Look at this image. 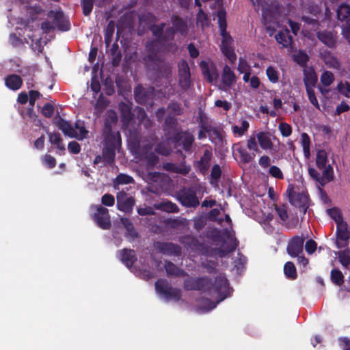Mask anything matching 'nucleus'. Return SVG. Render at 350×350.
Returning <instances> with one entry per match:
<instances>
[{"label": "nucleus", "instance_id": "23", "mask_svg": "<svg viewBox=\"0 0 350 350\" xmlns=\"http://www.w3.org/2000/svg\"><path fill=\"white\" fill-rule=\"evenodd\" d=\"M321 59L329 68L338 69L340 62L338 59L329 51H325L321 54Z\"/></svg>", "mask_w": 350, "mask_h": 350}, {"label": "nucleus", "instance_id": "55", "mask_svg": "<svg viewBox=\"0 0 350 350\" xmlns=\"http://www.w3.org/2000/svg\"><path fill=\"white\" fill-rule=\"evenodd\" d=\"M338 258L341 264L348 268L350 267V256L345 252H340L338 253Z\"/></svg>", "mask_w": 350, "mask_h": 350}, {"label": "nucleus", "instance_id": "30", "mask_svg": "<svg viewBox=\"0 0 350 350\" xmlns=\"http://www.w3.org/2000/svg\"><path fill=\"white\" fill-rule=\"evenodd\" d=\"M336 225L338 238L342 241L348 240L350 236V232L347 224L343 221Z\"/></svg>", "mask_w": 350, "mask_h": 350}, {"label": "nucleus", "instance_id": "15", "mask_svg": "<svg viewBox=\"0 0 350 350\" xmlns=\"http://www.w3.org/2000/svg\"><path fill=\"white\" fill-rule=\"evenodd\" d=\"M179 198L181 203L186 206H196L199 204L195 192L190 189L183 190Z\"/></svg>", "mask_w": 350, "mask_h": 350}, {"label": "nucleus", "instance_id": "25", "mask_svg": "<svg viewBox=\"0 0 350 350\" xmlns=\"http://www.w3.org/2000/svg\"><path fill=\"white\" fill-rule=\"evenodd\" d=\"M22 79L16 75H11L5 79V85L10 90H17L22 85Z\"/></svg>", "mask_w": 350, "mask_h": 350}, {"label": "nucleus", "instance_id": "48", "mask_svg": "<svg viewBox=\"0 0 350 350\" xmlns=\"http://www.w3.org/2000/svg\"><path fill=\"white\" fill-rule=\"evenodd\" d=\"M206 282L205 279L196 280V279H189L185 283V287L187 289H195V288H200L198 282L204 283Z\"/></svg>", "mask_w": 350, "mask_h": 350}, {"label": "nucleus", "instance_id": "36", "mask_svg": "<svg viewBox=\"0 0 350 350\" xmlns=\"http://www.w3.org/2000/svg\"><path fill=\"white\" fill-rule=\"evenodd\" d=\"M284 272L286 276L291 279H295L297 276L295 267L291 262H287L284 265Z\"/></svg>", "mask_w": 350, "mask_h": 350}, {"label": "nucleus", "instance_id": "22", "mask_svg": "<svg viewBox=\"0 0 350 350\" xmlns=\"http://www.w3.org/2000/svg\"><path fill=\"white\" fill-rule=\"evenodd\" d=\"M152 145L146 144L144 146L142 150V157L147 161L148 165L150 167L154 165L158 161V157L152 152Z\"/></svg>", "mask_w": 350, "mask_h": 350}, {"label": "nucleus", "instance_id": "58", "mask_svg": "<svg viewBox=\"0 0 350 350\" xmlns=\"http://www.w3.org/2000/svg\"><path fill=\"white\" fill-rule=\"evenodd\" d=\"M101 202L103 205L111 206L114 204L115 199L112 195L105 194L102 197Z\"/></svg>", "mask_w": 350, "mask_h": 350}, {"label": "nucleus", "instance_id": "41", "mask_svg": "<svg viewBox=\"0 0 350 350\" xmlns=\"http://www.w3.org/2000/svg\"><path fill=\"white\" fill-rule=\"evenodd\" d=\"M327 213L335 221L336 224L344 221L340 210L337 208L327 209Z\"/></svg>", "mask_w": 350, "mask_h": 350}, {"label": "nucleus", "instance_id": "18", "mask_svg": "<svg viewBox=\"0 0 350 350\" xmlns=\"http://www.w3.org/2000/svg\"><path fill=\"white\" fill-rule=\"evenodd\" d=\"M187 24L186 23L182 20L181 18H175L173 21V28H175L176 31H179L181 34H184L186 33L187 30ZM174 33V29H170L166 31L165 34V38H170Z\"/></svg>", "mask_w": 350, "mask_h": 350}, {"label": "nucleus", "instance_id": "51", "mask_svg": "<svg viewBox=\"0 0 350 350\" xmlns=\"http://www.w3.org/2000/svg\"><path fill=\"white\" fill-rule=\"evenodd\" d=\"M278 128L282 135L284 137H288L292 133L291 126L286 122H281Z\"/></svg>", "mask_w": 350, "mask_h": 350}, {"label": "nucleus", "instance_id": "54", "mask_svg": "<svg viewBox=\"0 0 350 350\" xmlns=\"http://www.w3.org/2000/svg\"><path fill=\"white\" fill-rule=\"evenodd\" d=\"M238 152L240 154L241 159L244 163H249L251 161L254 157H255L254 154L252 155L250 153L247 152V151L243 148H239L238 150Z\"/></svg>", "mask_w": 350, "mask_h": 350}, {"label": "nucleus", "instance_id": "40", "mask_svg": "<svg viewBox=\"0 0 350 350\" xmlns=\"http://www.w3.org/2000/svg\"><path fill=\"white\" fill-rule=\"evenodd\" d=\"M108 105V100L103 96H100L95 105L94 113L96 115L100 114Z\"/></svg>", "mask_w": 350, "mask_h": 350}, {"label": "nucleus", "instance_id": "6", "mask_svg": "<svg viewBox=\"0 0 350 350\" xmlns=\"http://www.w3.org/2000/svg\"><path fill=\"white\" fill-rule=\"evenodd\" d=\"M157 292L166 300L177 301L180 297V291L176 288H172L168 286L163 280H159L155 284Z\"/></svg>", "mask_w": 350, "mask_h": 350}, {"label": "nucleus", "instance_id": "52", "mask_svg": "<svg viewBox=\"0 0 350 350\" xmlns=\"http://www.w3.org/2000/svg\"><path fill=\"white\" fill-rule=\"evenodd\" d=\"M197 23L200 24L202 27H206L209 24V19L201 10L197 15Z\"/></svg>", "mask_w": 350, "mask_h": 350}, {"label": "nucleus", "instance_id": "38", "mask_svg": "<svg viewBox=\"0 0 350 350\" xmlns=\"http://www.w3.org/2000/svg\"><path fill=\"white\" fill-rule=\"evenodd\" d=\"M154 206L157 209H161L167 212H176L178 210L176 205L171 202H163L160 204H156Z\"/></svg>", "mask_w": 350, "mask_h": 350}, {"label": "nucleus", "instance_id": "21", "mask_svg": "<svg viewBox=\"0 0 350 350\" xmlns=\"http://www.w3.org/2000/svg\"><path fill=\"white\" fill-rule=\"evenodd\" d=\"M256 138L261 148L266 150H271L273 149V144L271 136L268 133L260 132L256 134Z\"/></svg>", "mask_w": 350, "mask_h": 350}, {"label": "nucleus", "instance_id": "28", "mask_svg": "<svg viewBox=\"0 0 350 350\" xmlns=\"http://www.w3.org/2000/svg\"><path fill=\"white\" fill-rule=\"evenodd\" d=\"M193 141V137L189 133H183L180 135L178 140L176 142L178 146L183 144L185 150H189Z\"/></svg>", "mask_w": 350, "mask_h": 350}, {"label": "nucleus", "instance_id": "46", "mask_svg": "<svg viewBox=\"0 0 350 350\" xmlns=\"http://www.w3.org/2000/svg\"><path fill=\"white\" fill-rule=\"evenodd\" d=\"M266 74L269 81L272 83H276L278 81V72L273 66H269L266 70Z\"/></svg>", "mask_w": 350, "mask_h": 350}, {"label": "nucleus", "instance_id": "14", "mask_svg": "<svg viewBox=\"0 0 350 350\" xmlns=\"http://www.w3.org/2000/svg\"><path fill=\"white\" fill-rule=\"evenodd\" d=\"M179 69V82L180 86L186 90L190 85V72L187 63L182 61L178 64Z\"/></svg>", "mask_w": 350, "mask_h": 350}, {"label": "nucleus", "instance_id": "24", "mask_svg": "<svg viewBox=\"0 0 350 350\" xmlns=\"http://www.w3.org/2000/svg\"><path fill=\"white\" fill-rule=\"evenodd\" d=\"M237 246L235 240L232 237H229L226 241H225L221 247L216 252L217 255L219 257L224 256L226 254L233 251Z\"/></svg>", "mask_w": 350, "mask_h": 350}, {"label": "nucleus", "instance_id": "44", "mask_svg": "<svg viewBox=\"0 0 350 350\" xmlns=\"http://www.w3.org/2000/svg\"><path fill=\"white\" fill-rule=\"evenodd\" d=\"M165 267L168 275H182L183 274V272L172 262H166Z\"/></svg>", "mask_w": 350, "mask_h": 350}, {"label": "nucleus", "instance_id": "11", "mask_svg": "<svg viewBox=\"0 0 350 350\" xmlns=\"http://www.w3.org/2000/svg\"><path fill=\"white\" fill-rule=\"evenodd\" d=\"M237 81V77L228 66H225L221 73V89L228 90L232 87Z\"/></svg>", "mask_w": 350, "mask_h": 350}, {"label": "nucleus", "instance_id": "49", "mask_svg": "<svg viewBox=\"0 0 350 350\" xmlns=\"http://www.w3.org/2000/svg\"><path fill=\"white\" fill-rule=\"evenodd\" d=\"M135 97L136 100L139 103H146L144 90L142 87H137L135 90Z\"/></svg>", "mask_w": 350, "mask_h": 350}, {"label": "nucleus", "instance_id": "19", "mask_svg": "<svg viewBox=\"0 0 350 350\" xmlns=\"http://www.w3.org/2000/svg\"><path fill=\"white\" fill-rule=\"evenodd\" d=\"M321 84L322 85L319 87L321 92L323 94L327 93L329 92L328 87L334 82V76L329 71H324L320 78Z\"/></svg>", "mask_w": 350, "mask_h": 350}, {"label": "nucleus", "instance_id": "10", "mask_svg": "<svg viewBox=\"0 0 350 350\" xmlns=\"http://www.w3.org/2000/svg\"><path fill=\"white\" fill-rule=\"evenodd\" d=\"M96 213L94 215L95 219L98 225L103 228L108 229L111 226V221L108 210L101 206H96Z\"/></svg>", "mask_w": 350, "mask_h": 350}, {"label": "nucleus", "instance_id": "4", "mask_svg": "<svg viewBox=\"0 0 350 350\" xmlns=\"http://www.w3.org/2000/svg\"><path fill=\"white\" fill-rule=\"evenodd\" d=\"M56 125L62 131L65 135L71 138H76L79 140L86 138L88 133L83 122L81 121H77L75 124V128H73L69 122L59 118L56 121Z\"/></svg>", "mask_w": 350, "mask_h": 350}, {"label": "nucleus", "instance_id": "37", "mask_svg": "<svg viewBox=\"0 0 350 350\" xmlns=\"http://www.w3.org/2000/svg\"><path fill=\"white\" fill-rule=\"evenodd\" d=\"M50 142L57 146V148L61 151L65 150V147L62 143V139L58 133L49 134Z\"/></svg>", "mask_w": 350, "mask_h": 350}, {"label": "nucleus", "instance_id": "12", "mask_svg": "<svg viewBox=\"0 0 350 350\" xmlns=\"http://www.w3.org/2000/svg\"><path fill=\"white\" fill-rule=\"evenodd\" d=\"M304 237H295L291 240L287 246L288 254L292 257H296L303 251Z\"/></svg>", "mask_w": 350, "mask_h": 350}, {"label": "nucleus", "instance_id": "26", "mask_svg": "<svg viewBox=\"0 0 350 350\" xmlns=\"http://www.w3.org/2000/svg\"><path fill=\"white\" fill-rule=\"evenodd\" d=\"M119 258L129 267L135 260V252L132 250H123L119 254Z\"/></svg>", "mask_w": 350, "mask_h": 350}, {"label": "nucleus", "instance_id": "3", "mask_svg": "<svg viewBox=\"0 0 350 350\" xmlns=\"http://www.w3.org/2000/svg\"><path fill=\"white\" fill-rule=\"evenodd\" d=\"M121 144L120 134L118 131H112L111 129L107 131L105 136V147L103 151V162L111 163L113 162L115 152L118 150Z\"/></svg>", "mask_w": 350, "mask_h": 350}, {"label": "nucleus", "instance_id": "61", "mask_svg": "<svg viewBox=\"0 0 350 350\" xmlns=\"http://www.w3.org/2000/svg\"><path fill=\"white\" fill-rule=\"evenodd\" d=\"M54 111V108L53 105L49 103L44 105L42 109V114L47 118L51 117Z\"/></svg>", "mask_w": 350, "mask_h": 350}, {"label": "nucleus", "instance_id": "13", "mask_svg": "<svg viewBox=\"0 0 350 350\" xmlns=\"http://www.w3.org/2000/svg\"><path fill=\"white\" fill-rule=\"evenodd\" d=\"M286 193L288 196L291 203L296 206H304L308 201V197L304 193H297L293 185H289Z\"/></svg>", "mask_w": 350, "mask_h": 350}, {"label": "nucleus", "instance_id": "63", "mask_svg": "<svg viewBox=\"0 0 350 350\" xmlns=\"http://www.w3.org/2000/svg\"><path fill=\"white\" fill-rule=\"evenodd\" d=\"M68 149L71 153L77 154L80 152L81 148L77 142H71L68 144Z\"/></svg>", "mask_w": 350, "mask_h": 350}, {"label": "nucleus", "instance_id": "45", "mask_svg": "<svg viewBox=\"0 0 350 350\" xmlns=\"http://www.w3.org/2000/svg\"><path fill=\"white\" fill-rule=\"evenodd\" d=\"M155 150L161 154L168 155L171 151L170 142H164L160 144L157 148H155Z\"/></svg>", "mask_w": 350, "mask_h": 350}, {"label": "nucleus", "instance_id": "42", "mask_svg": "<svg viewBox=\"0 0 350 350\" xmlns=\"http://www.w3.org/2000/svg\"><path fill=\"white\" fill-rule=\"evenodd\" d=\"M343 278L342 273L338 269H334L331 271V279L334 284L341 285L344 281Z\"/></svg>", "mask_w": 350, "mask_h": 350}, {"label": "nucleus", "instance_id": "64", "mask_svg": "<svg viewBox=\"0 0 350 350\" xmlns=\"http://www.w3.org/2000/svg\"><path fill=\"white\" fill-rule=\"evenodd\" d=\"M342 33L343 36L350 42V22L349 21L345 25H342Z\"/></svg>", "mask_w": 350, "mask_h": 350}, {"label": "nucleus", "instance_id": "7", "mask_svg": "<svg viewBox=\"0 0 350 350\" xmlns=\"http://www.w3.org/2000/svg\"><path fill=\"white\" fill-rule=\"evenodd\" d=\"M251 1L255 7H262V18L265 22L270 23L275 18L278 12L277 4H273L269 8L267 4L263 3L262 0H251Z\"/></svg>", "mask_w": 350, "mask_h": 350}, {"label": "nucleus", "instance_id": "31", "mask_svg": "<svg viewBox=\"0 0 350 350\" xmlns=\"http://www.w3.org/2000/svg\"><path fill=\"white\" fill-rule=\"evenodd\" d=\"M301 144L304 157L306 159H309L310 157V139L309 136L305 133L301 134Z\"/></svg>", "mask_w": 350, "mask_h": 350}, {"label": "nucleus", "instance_id": "33", "mask_svg": "<svg viewBox=\"0 0 350 350\" xmlns=\"http://www.w3.org/2000/svg\"><path fill=\"white\" fill-rule=\"evenodd\" d=\"M133 182V178L124 174H119L113 182L114 187L117 189L119 185H126Z\"/></svg>", "mask_w": 350, "mask_h": 350}, {"label": "nucleus", "instance_id": "35", "mask_svg": "<svg viewBox=\"0 0 350 350\" xmlns=\"http://www.w3.org/2000/svg\"><path fill=\"white\" fill-rule=\"evenodd\" d=\"M350 14V7L346 4H342L337 9L338 19L340 21L346 20Z\"/></svg>", "mask_w": 350, "mask_h": 350}, {"label": "nucleus", "instance_id": "20", "mask_svg": "<svg viewBox=\"0 0 350 350\" xmlns=\"http://www.w3.org/2000/svg\"><path fill=\"white\" fill-rule=\"evenodd\" d=\"M319 40L329 47L335 45L336 38V34L332 31H323L317 33Z\"/></svg>", "mask_w": 350, "mask_h": 350}, {"label": "nucleus", "instance_id": "60", "mask_svg": "<svg viewBox=\"0 0 350 350\" xmlns=\"http://www.w3.org/2000/svg\"><path fill=\"white\" fill-rule=\"evenodd\" d=\"M306 251L308 254H312L317 250V243L313 240H309L305 245Z\"/></svg>", "mask_w": 350, "mask_h": 350}, {"label": "nucleus", "instance_id": "34", "mask_svg": "<svg viewBox=\"0 0 350 350\" xmlns=\"http://www.w3.org/2000/svg\"><path fill=\"white\" fill-rule=\"evenodd\" d=\"M165 168L167 170H170L182 174H186L190 171V167L189 166H176L172 163H167L166 165H165Z\"/></svg>", "mask_w": 350, "mask_h": 350}, {"label": "nucleus", "instance_id": "56", "mask_svg": "<svg viewBox=\"0 0 350 350\" xmlns=\"http://www.w3.org/2000/svg\"><path fill=\"white\" fill-rule=\"evenodd\" d=\"M269 173L271 176L275 178L282 179L284 178L282 172L275 165H272L269 167Z\"/></svg>", "mask_w": 350, "mask_h": 350}, {"label": "nucleus", "instance_id": "27", "mask_svg": "<svg viewBox=\"0 0 350 350\" xmlns=\"http://www.w3.org/2000/svg\"><path fill=\"white\" fill-rule=\"evenodd\" d=\"M289 31L287 29L281 31L275 35V39L277 42L282 44V47H288L291 46L292 40L291 36L288 35Z\"/></svg>", "mask_w": 350, "mask_h": 350}, {"label": "nucleus", "instance_id": "9", "mask_svg": "<svg viewBox=\"0 0 350 350\" xmlns=\"http://www.w3.org/2000/svg\"><path fill=\"white\" fill-rule=\"evenodd\" d=\"M202 74L208 82H213L217 78V70L212 61H204L200 64Z\"/></svg>", "mask_w": 350, "mask_h": 350}, {"label": "nucleus", "instance_id": "57", "mask_svg": "<svg viewBox=\"0 0 350 350\" xmlns=\"http://www.w3.org/2000/svg\"><path fill=\"white\" fill-rule=\"evenodd\" d=\"M118 120L116 113L113 111L107 112V117L106 118V128L108 129L112 124H115Z\"/></svg>", "mask_w": 350, "mask_h": 350}, {"label": "nucleus", "instance_id": "39", "mask_svg": "<svg viewBox=\"0 0 350 350\" xmlns=\"http://www.w3.org/2000/svg\"><path fill=\"white\" fill-rule=\"evenodd\" d=\"M121 223L124 226L127 231V234L132 238L137 237V232H135L133 224L127 218H121Z\"/></svg>", "mask_w": 350, "mask_h": 350}, {"label": "nucleus", "instance_id": "17", "mask_svg": "<svg viewBox=\"0 0 350 350\" xmlns=\"http://www.w3.org/2000/svg\"><path fill=\"white\" fill-rule=\"evenodd\" d=\"M157 247L164 254L178 255L180 252V247L171 243H158Z\"/></svg>", "mask_w": 350, "mask_h": 350}, {"label": "nucleus", "instance_id": "5", "mask_svg": "<svg viewBox=\"0 0 350 350\" xmlns=\"http://www.w3.org/2000/svg\"><path fill=\"white\" fill-rule=\"evenodd\" d=\"M62 30H68V25L65 24V18L62 12L52 11L49 14V21L42 24V29L44 32H48L55 28Z\"/></svg>", "mask_w": 350, "mask_h": 350}, {"label": "nucleus", "instance_id": "16", "mask_svg": "<svg viewBox=\"0 0 350 350\" xmlns=\"http://www.w3.org/2000/svg\"><path fill=\"white\" fill-rule=\"evenodd\" d=\"M304 83L306 88H314L317 82V75L312 67H306L304 69Z\"/></svg>", "mask_w": 350, "mask_h": 350}, {"label": "nucleus", "instance_id": "43", "mask_svg": "<svg viewBox=\"0 0 350 350\" xmlns=\"http://www.w3.org/2000/svg\"><path fill=\"white\" fill-rule=\"evenodd\" d=\"M294 60L301 66H304L308 60V55L301 51L293 55Z\"/></svg>", "mask_w": 350, "mask_h": 350}, {"label": "nucleus", "instance_id": "50", "mask_svg": "<svg viewBox=\"0 0 350 350\" xmlns=\"http://www.w3.org/2000/svg\"><path fill=\"white\" fill-rule=\"evenodd\" d=\"M337 89L341 94L348 96L350 94V83L347 81H340L337 85Z\"/></svg>", "mask_w": 350, "mask_h": 350}, {"label": "nucleus", "instance_id": "8", "mask_svg": "<svg viewBox=\"0 0 350 350\" xmlns=\"http://www.w3.org/2000/svg\"><path fill=\"white\" fill-rule=\"evenodd\" d=\"M117 198V207L118 208L124 213H130L135 204V200L132 197H128L126 193L124 191L118 193Z\"/></svg>", "mask_w": 350, "mask_h": 350}, {"label": "nucleus", "instance_id": "53", "mask_svg": "<svg viewBox=\"0 0 350 350\" xmlns=\"http://www.w3.org/2000/svg\"><path fill=\"white\" fill-rule=\"evenodd\" d=\"M81 3L83 5V14L85 16L89 15L93 8L94 0H81Z\"/></svg>", "mask_w": 350, "mask_h": 350}, {"label": "nucleus", "instance_id": "2", "mask_svg": "<svg viewBox=\"0 0 350 350\" xmlns=\"http://www.w3.org/2000/svg\"><path fill=\"white\" fill-rule=\"evenodd\" d=\"M217 18L220 33L222 36L221 49L226 57L231 62H234L237 59V56L232 46V39L226 31V12L222 9L219 10L217 12Z\"/></svg>", "mask_w": 350, "mask_h": 350}, {"label": "nucleus", "instance_id": "62", "mask_svg": "<svg viewBox=\"0 0 350 350\" xmlns=\"http://www.w3.org/2000/svg\"><path fill=\"white\" fill-rule=\"evenodd\" d=\"M321 170H323V175L327 180H330L332 178L333 169L332 167L328 165L323 167Z\"/></svg>", "mask_w": 350, "mask_h": 350}, {"label": "nucleus", "instance_id": "29", "mask_svg": "<svg viewBox=\"0 0 350 350\" xmlns=\"http://www.w3.org/2000/svg\"><path fill=\"white\" fill-rule=\"evenodd\" d=\"M250 126L248 121L246 120H241L240 125H233L232 126V131L234 136L241 137L247 131Z\"/></svg>", "mask_w": 350, "mask_h": 350}, {"label": "nucleus", "instance_id": "59", "mask_svg": "<svg viewBox=\"0 0 350 350\" xmlns=\"http://www.w3.org/2000/svg\"><path fill=\"white\" fill-rule=\"evenodd\" d=\"M306 91H307V94L308 96V98H309L310 101L311 102V103L314 106H315L317 108H319V106L318 100L315 96L313 88H306Z\"/></svg>", "mask_w": 350, "mask_h": 350}, {"label": "nucleus", "instance_id": "32", "mask_svg": "<svg viewBox=\"0 0 350 350\" xmlns=\"http://www.w3.org/2000/svg\"><path fill=\"white\" fill-rule=\"evenodd\" d=\"M327 161V154L325 150H319L317 152L316 164L319 169L325 167Z\"/></svg>", "mask_w": 350, "mask_h": 350}, {"label": "nucleus", "instance_id": "47", "mask_svg": "<svg viewBox=\"0 0 350 350\" xmlns=\"http://www.w3.org/2000/svg\"><path fill=\"white\" fill-rule=\"evenodd\" d=\"M256 139V136L251 135L247 140V147L250 150L259 153L260 150L258 148Z\"/></svg>", "mask_w": 350, "mask_h": 350}, {"label": "nucleus", "instance_id": "1", "mask_svg": "<svg viewBox=\"0 0 350 350\" xmlns=\"http://www.w3.org/2000/svg\"><path fill=\"white\" fill-rule=\"evenodd\" d=\"M211 294L217 295V302H211L207 299L200 301L198 310L200 312H208L215 308L216 305L230 295L231 290L228 286V282L224 275H220L215 282V284L209 290Z\"/></svg>", "mask_w": 350, "mask_h": 350}]
</instances>
